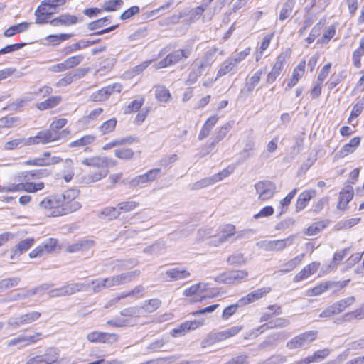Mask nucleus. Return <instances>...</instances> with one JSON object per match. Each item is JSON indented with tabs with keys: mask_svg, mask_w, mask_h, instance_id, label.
<instances>
[{
	"mask_svg": "<svg viewBox=\"0 0 364 364\" xmlns=\"http://www.w3.org/2000/svg\"><path fill=\"white\" fill-rule=\"evenodd\" d=\"M79 196V191L77 189H69L63 194L58 195L62 203V208L55 212V215H67L78 210L81 208V204L75 199Z\"/></svg>",
	"mask_w": 364,
	"mask_h": 364,
	"instance_id": "f257e3e1",
	"label": "nucleus"
},
{
	"mask_svg": "<svg viewBox=\"0 0 364 364\" xmlns=\"http://www.w3.org/2000/svg\"><path fill=\"white\" fill-rule=\"evenodd\" d=\"M69 134L70 131L67 129L61 132H56L50 127L49 129L38 132L36 136H31V139H35V142L33 143V145L40 143L46 144L65 138Z\"/></svg>",
	"mask_w": 364,
	"mask_h": 364,
	"instance_id": "f03ea898",
	"label": "nucleus"
},
{
	"mask_svg": "<svg viewBox=\"0 0 364 364\" xmlns=\"http://www.w3.org/2000/svg\"><path fill=\"white\" fill-rule=\"evenodd\" d=\"M191 52L192 49L190 47L176 50L168 54L164 58L156 63L155 68L156 69H161L175 65L181 61L183 59L188 58L191 55Z\"/></svg>",
	"mask_w": 364,
	"mask_h": 364,
	"instance_id": "7ed1b4c3",
	"label": "nucleus"
},
{
	"mask_svg": "<svg viewBox=\"0 0 364 364\" xmlns=\"http://www.w3.org/2000/svg\"><path fill=\"white\" fill-rule=\"evenodd\" d=\"M247 277L248 272L246 270H231L218 275L214 280L218 283L236 284L246 279Z\"/></svg>",
	"mask_w": 364,
	"mask_h": 364,
	"instance_id": "20e7f679",
	"label": "nucleus"
},
{
	"mask_svg": "<svg viewBox=\"0 0 364 364\" xmlns=\"http://www.w3.org/2000/svg\"><path fill=\"white\" fill-rule=\"evenodd\" d=\"M88 289V284H84L81 282L72 283L60 288L51 289L49 291L48 294L50 297L65 296L72 295L79 291H87Z\"/></svg>",
	"mask_w": 364,
	"mask_h": 364,
	"instance_id": "39448f33",
	"label": "nucleus"
},
{
	"mask_svg": "<svg viewBox=\"0 0 364 364\" xmlns=\"http://www.w3.org/2000/svg\"><path fill=\"white\" fill-rule=\"evenodd\" d=\"M295 235H291L285 239L274 240H263L257 243V247L266 251H282L291 246L294 240Z\"/></svg>",
	"mask_w": 364,
	"mask_h": 364,
	"instance_id": "423d86ee",
	"label": "nucleus"
},
{
	"mask_svg": "<svg viewBox=\"0 0 364 364\" xmlns=\"http://www.w3.org/2000/svg\"><path fill=\"white\" fill-rule=\"evenodd\" d=\"M58 350L53 348H48L44 354L31 357L26 364H59Z\"/></svg>",
	"mask_w": 364,
	"mask_h": 364,
	"instance_id": "0eeeda50",
	"label": "nucleus"
},
{
	"mask_svg": "<svg viewBox=\"0 0 364 364\" xmlns=\"http://www.w3.org/2000/svg\"><path fill=\"white\" fill-rule=\"evenodd\" d=\"M140 274L141 272L139 270H134L106 277L107 282V289L129 283L138 277Z\"/></svg>",
	"mask_w": 364,
	"mask_h": 364,
	"instance_id": "6e6552de",
	"label": "nucleus"
},
{
	"mask_svg": "<svg viewBox=\"0 0 364 364\" xmlns=\"http://www.w3.org/2000/svg\"><path fill=\"white\" fill-rule=\"evenodd\" d=\"M318 335L317 331H309L302 333L292 338L287 343V348L293 350L304 346L316 339Z\"/></svg>",
	"mask_w": 364,
	"mask_h": 364,
	"instance_id": "1a4fd4ad",
	"label": "nucleus"
},
{
	"mask_svg": "<svg viewBox=\"0 0 364 364\" xmlns=\"http://www.w3.org/2000/svg\"><path fill=\"white\" fill-rule=\"evenodd\" d=\"M41 316V314L38 311H30L18 317L10 318L8 321V325L14 328H17L23 325L32 323L37 321Z\"/></svg>",
	"mask_w": 364,
	"mask_h": 364,
	"instance_id": "9d476101",
	"label": "nucleus"
},
{
	"mask_svg": "<svg viewBox=\"0 0 364 364\" xmlns=\"http://www.w3.org/2000/svg\"><path fill=\"white\" fill-rule=\"evenodd\" d=\"M259 200L264 201L273 197L276 191V186L269 181H259L255 185Z\"/></svg>",
	"mask_w": 364,
	"mask_h": 364,
	"instance_id": "9b49d317",
	"label": "nucleus"
},
{
	"mask_svg": "<svg viewBox=\"0 0 364 364\" xmlns=\"http://www.w3.org/2000/svg\"><path fill=\"white\" fill-rule=\"evenodd\" d=\"M122 86L119 83H114L93 92L90 98L94 102H102L109 98L114 92L119 93Z\"/></svg>",
	"mask_w": 364,
	"mask_h": 364,
	"instance_id": "f8f14e48",
	"label": "nucleus"
},
{
	"mask_svg": "<svg viewBox=\"0 0 364 364\" xmlns=\"http://www.w3.org/2000/svg\"><path fill=\"white\" fill-rule=\"evenodd\" d=\"M290 323L289 321L285 318H277L274 320H272L267 323H264L259 327L253 329L248 336H257L260 333L266 331L268 329H272L274 328H282L287 326Z\"/></svg>",
	"mask_w": 364,
	"mask_h": 364,
	"instance_id": "ddd939ff",
	"label": "nucleus"
},
{
	"mask_svg": "<svg viewBox=\"0 0 364 364\" xmlns=\"http://www.w3.org/2000/svg\"><path fill=\"white\" fill-rule=\"evenodd\" d=\"M62 202L59 198L58 195L49 196L43 200L39 205L41 208L50 210V213H47L48 216L50 217H58L63 215H55V212L62 208Z\"/></svg>",
	"mask_w": 364,
	"mask_h": 364,
	"instance_id": "4468645a",
	"label": "nucleus"
},
{
	"mask_svg": "<svg viewBox=\"0 0 364 364\" xmlns=\"http://www.w3.org/2000/svg\"><path fill=\"white\" fill-rule=\"evenodd\" d=\"M161 172L160 168H153L147 171L146 173L139 175L129 181V185L132 188L138 186L149 183L155 181Z\"/></svg>",
	"mask_w": 364,
	"mask_h": 364,
	"instance_id": "2eb2a0df",
	"label": "nucleus"
},
{
	"mask_svg": "<svg viewBox=\"0 0 364 364\" xmlns=\"http://www.w3.org/2000/svg\"><path fill=\"white\" fill-rule=\"evenodd\" d=\"M82 164L87 166L100 168H107L109 166H115V161L112 159L100 156L85 158L82 161Z\"/></svg>",
	"mask_w": 364,
	"mask_h": 364,
	"instance_id": "dca6fc26",
	"label": "nucleus"
},
{
	"mask_svg": "<svg viewBox=\"0 0 364 364\" xmlns=\"http://www.w3.org/2000/svg\"><path fill=\"white\" fill-rule=\"evenodd\" d=\"M57 245V240L54 238H48L42 245H38L30 253L31 258L40 257L46 254L50 253L54 251Z\"/></svg>",
	"mask_w": 364,
	"mask_h": 364,
	"instance_id": "f3484780",
	"label": "nucleus"
},
{
	"mask_svg": "<svg viewBox=\"0 0 364 364\" xmlns=\"http://www.w3.org/2000/svg\"><path fill=\"white\" fill-rule=\"evenodd\" d=\"M42 336L41 333H36L33 336L20 335L11 339L7 343L8 347L18 346V348H22L31 344L36 343L38 338Z\"/></svg>",
	"mask_w": 364,
	"mask_h": 364,
	"instance_id": "a211bd4d",
	"label": "nucleus"
},
{
	"mask_svg": "<svg viewBox=\"0 0 364 364\" xmlns=\"http://www.w3.org/2000/svg\"><path fill=\"white\" fill-rule=\"evenodd\" d=\"M204 324L203 319L187 321L180 324L179 326L172 330L171 335L178 337L185 335L191 330H195Z\"/></svg>",
	"mask_w": 364,
	"mask_h": 364,
	"instance_id": "6ab92c4d",
	"label": "nucleus"
},
{
	"mask_svg": "<svg viewBox=\"0 0 364 364\" xmlns=\"http://www.w3.org/2000/svg\"><path fill=\"white\" fill-rule=\"evenodd\" d=\"M95 241L89 239H83L78 240L75 243L68 245L65 251L69 253H74L77 252H87L95 246Z\"/></svg>",
	"mask_w": 364,
	"mask_h": 364,
	"instance_id": "aec40b11",
	"label": "nucleus"
},
{
	"mask_svg": "<svg viewBox=\"0 0 364 364\" xmlns=\"http://www.w3.org/2000/svg\"><path fill=\"white\" fill-rule=\"evenodd\" d=\"M270 291L271 288L267 287L257 289L240 299L239 303L240 304H247L254 302L268 294Z\"/></svg>",
	"mask_w": 364,
	"mask_h": 364,
	"instance_id": "412c9836",
	"label": "nucleus"
},
{
	"mask_svg": "<svg viewBox=\"0 0 364 364\" xmlns=\"http://www.w3.org/2000/svg\"><path fill=\"white\" fill-rule=\"evenodd\" d=\"M319 266L320 264L316 262H313L311 264H309L295 275L294 281L298 282L308 278L310 275L316 272L319 268Z\"/></svg>",
	"mask_w": 364,
	"mask_h": 364,
	"instance_id": "4be33fe9",
	"label": "nucleus"
},
{
	"mask_svg": "<svg viewBox=\"0 0 364 364\" xmlns=\"http://www.w3.org/2000/svg\"><path fill=\"white\" fill-rule=\"evenodd\" d=\"M360 137L355 136L351 139L349 143L345 144L336 154L338 158H343L353 153L360 144Z\"/></svg>",
	"mask_w": 364,
	"mask_h": 364,
	"instance_id": "5701e85b",
	"label": "nucleus"
},
{
	"mask_svg": "<svg viewBox=\"0 0 364 364\" xmlns=\"http://www.w3.org/2000/svg\"><path fill=\"white\" fill-rule=\"evenodd\" d=\"M262 73L263 72L262 70L256 71L241 90V93L245 95H250L254 90L256 85L259 82Z\"/></svg>",
	"mask_w": 364,
	"mask_h": 364,
	"instance_id": "b1692460",
	"label": "nucleus"
},
{
	"mask_svg": "<svg viewBox=\"0 0 364 364\" xmlns=\"http://www.w3.org/2000/svg\"><path fill=\"white\" fill-rule=\"evenodd\" d=\"M34 240L27 238L21 240L11 251L10 258L14 259L18 257L23 252L27 251L33 245Z\"/></svg>",
	"mask_w": 364,
	"mask_h": 364,
	"instance_id": "393cba45",
	"label": "nucleus"
},
{
	"mask_svg": "<svg viewBox=\"0 0 364 364\" xmlns=\"http://www.w3.org/2000/svg\"><path fill=\"white\" fill-rule=\"evenodd\" d=\"M316 196V191L309 190L300 193L296 203V211L299 212L304 209L310 200Z\"/></svg>",
	"mask_w": 364,
	"mask_h": 364,
	"instance_id": "a878e982",
	"label": "nucleus"
},
{
	"mask_svg": "<svg viewBox=\"0 0 364 364\" xmlns=\"http://www.w3.org/2000/svg\"><path fill=\"white\" fill-rule=\"evenodd\" d=\"M33 142H35V139H32L31 137L18 138L6 142L4 149L5 150H14L17 148L33 145Z\"/></svg>",
	"mask_w": 364,
	"mask_h": 364,
	"instance_id": "bb28decb",
	"label": "nucleus"
},
{
	"mask_svg": "<svg viewBox=\"0 0 364 364\" xmlns=\"http://www.w3.org/2000/svg\"><path fill=\"white\" fill-rule=\"evenodd\" d=\"M221 232L222 234L218 237L213 240L212 243L218 245V244L227 242L232 236L235 235V226L230 224L226 225L223 228Z\"/></svg>",
	"mask_w": 364,
	"mask_h": 364,
	"instance_id": "cd10ccee",
	"label": "nucleus"
},
{
	"mask_svg": "<svg viewBox=\"0 0 364 364\" xmlns=\"http://www.w3.org/2000/svg\"><path fill=\"white\" fill-rule=\"evenodd\" d=\"M306 62L301 61L299 65L294 69L292 76L289 81L287 82L286 90L291 88L296 85L300 78L304 75L305 72Z\"/></svg>",
	"mask_w": 364,
	"mask_h": 364,
	"instance_id": "c85d7f7f",
	"label": "nucleus"
},
{
	"mask_svg": "<svg viewBox=\"0 0 364 364\" xmlns=\"http://www.w3.org/2000/svg\"><path fill=\"white\" fill-rule=\"evenodd\" d=\"M353 196V188L350 186H346L341 192L338 208L345 209L347 204L351 200Z\"/></svg>",
	"mask_w": 364,
	"mask_h": 364,
	"instance_id": "c756f323",
	"label": "nucleus"
},
{
	"mask_svg": "<svg viewBox=\"0 0 364 364\" xmlns=\"http://www.w3.org/2000/svg\"><path fill=\"white\" fill-rule=\"evenodd\" d=\"M78 18L76 16L70 14H63L56 18L50 21V25L53 26H70L77 23Z\"/></svg>",
	"mask_w": 364,
	"mask_h": 364,
	"instance_id": "7c9ffc66",
	"label": "nucleus"
},
{
	"mask_svg": "<svg viewBox=\"0 0 364 364\" xmlns=\"http://www.w3.org/2000/svg\"><path fill=\"white\" fill-rule=\"evenodd\" d=\"M166 275L172 281H178L189 277L191 274L187 269L175 267L166 270Z\"/></svg>",
	"mask_w": 364,
	"mask_h": 364,
	"instance_id": "2f4dec72",
	"label": "nucleus"
},
{
	"mask_svg": "<svg viewBox=\"0 0 364 364\" xmlns=\"http://www.w3.org/2000/svg\"><path fill=\"white\" fill-rule=\"evenodd\" d=\"M96 139V136L94 134H87L81 138L70 142L68 144V146L70 148L73 147H86L85 151H88L89 148L87 147L88 145H90L94 143Z\"/></svg>",
	"mask_w": 364,
	"mask_h": 364,
	"instance_id": "473e14b6",
	"label": "nucleus"
},
{
	"mask_svg": "<svg viewBox=\"0 0 364 364\" xmlns=\"http://www.w3.org/2000/svg\"><path fill=\"white\" fill-rule=\"evenodd\" d=\"M53 13V11H49L48 8L39 5L38 9L35 11L36 23L38 24L50 23V21H49V18Z\"/></svg>",
	"mask_w": 364,
	"mask_h": 364,
	"instance_id": "72a5a7b5",
	"label": "nucleus"
},
{
	"mask_svg": "<svg viewBox=\"0 0 364 364\" xmlns=\"http://www.w3.org/2000/svg\"><path fill=\"white\" fill-rule=\"evenodd\" d=\"M218 51V48L215 47L211 48L206 50L202 58L196 60L200 64H203V66L209 69L211 65L213 63L215 59V54Z\"/></svg>",
	"mask_w": 364,
	"mask_h": 364,
	"instance_id": "f704fd0d",
	"label": "nucleus"
},
{
	"mask_svg": "<svg viewBox=\"0 0 364 364\" xmlns=\"http://www.w3.org/2000/svg\"><path fill=\"white\" fill-rule=\"evenodd\" d=\"M232 122H227L225 124H223L222 127H220L218 129L215 131L214 133V135L212 138V145L214 146L215 144L220 142L221 140H223L227 134L229 132V131L232 127Z\"/></svg>",
	"mask_w": 364,
	"mask_h": 364,
	"instance_id": "c9c22d12",
	"label": "nucleus"
},
{
	"mask_svg": "<svg viewBox=\"0 0 364 364\" xmlns=\"http://www.w3.org/2000/svg\"><path fill=\"white\" fill-rule=\"evenodd\" d=\"M62 101V97L51 96L46 99L45 101L39 102L36 105V107L39 110H46L51 108H54L58 106Z\"/></svg>",
	"mask_w": 364,
	"mask_h": 364,
	"instance_id": "e433bc0d",
	"label": "nucleus"
},
{
	"mask_svg": "<svg viewBox=\"0 0 364 364\" xmlns=\"http://www.w3.org/2000/svg\"><path fill=\"white\" fill-rule=\"evenodd\" d=\"M236 67L237 66L235 65V63L231 60L230 58H227L220 65V68L216 74L215 81L219 77H221L232 71H235Z\"/></svg>",
	"mask_w": 364,
	"mask_h": 364,
	"instance_id": "4c0bfd02",
	"label": "nucleus"
},
{
	"mask_svg": "<svg viewBox=\"0 0 364 364\" xmlns=\"http://www.w3.org/2000/svg\"><path fill=\"white\" fill-rule=\"evenodd\" d=\"M289 336V333L287 332H279L269 336L265 341H264L259 346V348H267L268 346H274L276 344L277 341L279 339L284 340Z\"/></svg>",
	"mask_w": 364,
	"mask_h": 364,
	"instance_id": "58836bf2",
	"label": "nucleus"
},
{
	"mask_svg": "<svg viewBox=\"0 0 364 364\" xmlns=\"http://www.w3.org/2000/svg\"><path fill=\"white\" fill-rule=\"evenodd\" d=\"M30 27V23L28 22H21L18 24L13 25L7 28L4 33V36L5 37H11L14 36L16 33H20L27 31Z\"/></svg>",
	"mask_w": 364,
	"mask_h": 364,
	"instance_id": "ea45409f",
	"label": "nucleus"
},
{
	"mask_svg": "<svg viewBox=\"0 0 364 364\" xmlns=\"http://www.w3.org/2000/svg\"><path fill=\"white\" fill-rule=\"evenodd\" d=\"M155 97L161 102H167L171 98L169 90L164 85H156L154 87Z\"/></svg>",
	"mask_w": 364,
	"mask_h": 364,
	"instance_id": "a19ab883",
	"label": "nucleus"
},
{
	"mask_svg": "<svg viewBox=\"0 0 364 364\" xmlns=\"http://www.w3.org/2000/svg\"><path fill=\"white\" fill-rule=\"evenodd\" d=\"M295 4V0H287L284 3L279 16V21H284L291 15Z\"/></svg>",
	"mask_w": 364,
	"mask_h": 364,
	"instance_id": "79ce46f5",
	"label": "nucleus"
},
{
	"mask_svg": "<svg viewBox=\"0 0 364 364\" xmlns=\"http://www.w3.org/2000/svg\"><path fill=\"white\" fill-rule=\"evenodd\" d=\"M364 55V36L360 41L358 48L353 51L352 55L353 64L356 68L361 67V58Z\"/></svg>",
	"mask_w": 364,
	"mask_h": 364,
	"instance_id": "37998d69",
	"label": "nucleus"
},
{
	"mask_svg": "<svg viewBox=\"0 0 364 364\" xmlns=\"http://www.w3.org/2000/svg\"><path fill=\"white\" fill-rule=\"evenodd\" d=\"M223 336L221 331L211 332L202 341L201 346L205 348L208 346L212 345L216 342L223 341Z\"/></svg>",
	"mask_w": 364,
	"mask_h": 364,
	"instance_id": "c03bdc74",
	"label": "nucleus"
},
{
	"mask_svg": "<svg viewBox=\"0 0 364 364\" xmlns=\"http://www.w3.org/2000/svg\"><path fill=\"white\" fill-rule=\"evenodd\" d=\"M360 221V218H353L350 219L343 220L338 222L335 226L334 230L340 231L343 230L350 229L355 225L358 224Z\"/></svg>",
	"mask_w": 364,
	"mask_h": 364,
	"instance_id": "a18cd8bd",
	"label": "nucleus"
},
{
	"mask_svg": "<svg viewBox=\"0 0 364 364\" xmlns=\"http://www.w3.org/2000/svg\"><path fill=\"white\" fill-rule=\"evenodd\" d=\"M103 112L102 108H97L93 109L90 112V114L87 116L83 117L78 121V124H81L82 127L88 126L91 122L95 120Z\"/></svg>",
	"mask_w": 364,
	"mask_h": 364,
	"instance_id": "49530a36",
	"label": "nucleus"
},
{
	"mask_svg": "<svg viewBox=\"0 0 364 364\" xmlns=\"http://www.w3.org/2000/svg\"><path fill=\"white\" fill-rule=\"evenodd\" d=\"M161 305V301L159 299H151L144 301V304L140 306L144 313H152L158 309Z\"/></svg>",
	"mask_w": 364,
	"mask_h": 364,
	"instance_id": "de8ad7c7",
	"label": "nucleus"
},
{
	"mask_svg": "<svg viewBox=\"0 0 364 364\" xmlns=\"http://www.w3.org/2000/svg\"><path fill=\"white\" fill-rule=\"evenodd\" d=\"M100 41V39H99V38L95 39V40L80 41L79 42L73 43L70 46H69L68 48L67 53H70V52L78 50L89 47L90 46L95 45V44L97 43Z\"/></svg>",
	"mask_w": 364,
	"mask_h": 364,
	"instance_id": "09e8293b",
	"label": "nucleus"
},
{
	"mask_svg": "<svg viewBox=\"0 0 364 364\" xmlns=\"http://www.w3.org/2000/svg\"><path fill=\"white\" fill-rule=\"evenodd\" d=\"M121 212L117 208L107 207L105 208L100 213V217L106 220H113L117 218Z\"/></svg>",
	"mask_w": 364,
	"mask_h": 364,
	"instance_id": "8fccbe9b",
	"label": "nucleus"
},
{
	"mask_svg": "<svg viewBox=\"0 0 364 364\" xmlns=\"http://www.w3.org/2000/svg\"><path fill=\"white\" fill-rule=\"evenodd\" d=\"M113 270L120 271L137 265L138 262L136 259L115 260L113 262Z\"/></svg>",
	"mask_w": 364,
	"mask_h": 364,
	"instance_id": "3c124183",
	"label": "nucleus"
},
{
	"mask_svg": "<svg viewBox=\"0 0 364 364\" xmlns=\"http://www.w3.org/2000/svg\"><path fill=\"white\" fill-rule=\"evenodd\" d=\"M355 301V298L353 296H349L348 298L341 299L336 303H334V306L336 309V311L338 314L343 312L346 308L354 304Z\"/></svg>",
	"mask_w": 364,
	"mask_h": 364,
	"instance_id": "603ef678",
	"label": "nucleus"
},
{
	"mask_svg": "<svg viewBox=\"0 0 364 364\" xmlns=\"http://www.w3.org/2000/svg\"><path fill=\"white\" fill-rule=\"evenodd\" d=\"M120 314L124 317H138L143 314V309L139 306H130L122 309Z\"/></svg>",
	"mask_w": 364,
	"mask_h": 364,
	"instance_id": "864d4df0",
	"label": "nucleus"
},
{
	"mask_svg": "<svg viewBox=\"0 0 364 364\" xmlns=\"http://www.w3.org/2000/svg\"><path fill=\"white\" fill-rule=\"evenodd\" d=\"M134 155V152L131 148H119L114 151V156L123 160H130Z\"/></svg>",
	"mask_w": 364,
	"mask_h": 364,
	"instance_id": "5fc2aeb1",
	"label": "nucleus"
},
{
	"mask_svg": "<svg viewBox=\"0 0 364 364\" xmlns=\"http://www.w3.org/2000/svg\"><path fill=\"white\" fill-rule=\"evenodd\" d=\"M117 119L115 118H112L105 122L99 127L100 132L102 134H106L112 132L117 125Z\"/></svg>",
	"mask_w": 364,
	"mask_h": 364,
	"instance_id": "6e6d98bb",
	"label": "nucleus"
},
{
	"mask_svg": "<svg viewBox=\"0 0 364 364\" xmlns=\"http://www.w3.org/2000/svg\"><path fill=\"white\" fill-rule=\"evenodd\" d=\"M89 287L92 285V290L95 293H98L104 289H107V282L106 278H98L92 279L90 283H87Z\"/></svg>",
	"mask_w": 364,
	"mask_h": 364,
	"instance_id": "4d7b16f0",
	"label": "nucleus"
},
{
	"mask_svg": "<svg viewBox=\"0 0 364 364\" xmlns=\"http://www.w3.org/2000/svg\"><path fill=\"white\" fill-rule=\"evenodd\" d=\"M250 51H251L250 47H247L242 51H240L239 53H237V52L233 53L229 58L237 66V63L242 61L247 55H250Z\"/></svg>",
	"mask_w": 364,
	"mask_h": 364,
	"instance_id": "13d9d810",
	"label": "nucleus"
},
{
	"mask_svg": "<svg viewBox=\"0 0 364 364\" xmlns=\"http://www.w3.org/2000/svg\"><path fill=\"white\" fill-rule=\"evenodd\" d=\"M145 99L141 97L139 100H133L129 105L124 108V114H130L134 112L138 111L143 105Z\"/></svg>",
	"mask_w": 364,
	"mask_h": 364,
	"instance_id": "bf43d9fd",
	"label": "nucleus"
},
{
	"mask_svg": "<svg viewBox=\"0 0 364 364\" xmlns=\"http://www.w3.org/2000/svg\"><path fill=\"white\" fill-rule=\"evenodd\" d=\"M21 281L20 277H12L1 279L0 281V289H8L18 285Z\"/></svg>",
	"mask_w": 364,
	"mask_h": 364,
	"instance_id": "052dcab7",
	"label": "nucleus"
},
{
	"mask_svg": "<svg viewBox=\"0 0 364 364\" xmlns=\"http://www.w3.org/2000/svg\"><path fill=\"white\" fill-rule=\"evenodd\" d=\"M345 320L351 321L353 319H362L364 318V303L361 306L355 311L346 314Z\"/></svg>",
	"mask_w": 364,
	"mask_h": 364,
	"instance_id": "680f3d73",
	"label": "nucleus"
},
{
	"mask_svg": "<svg viewBox=\"0 0 364 364\" xmlns=\"http://www.w3.org/2000/svg\"><path fill=\"white\" fill-rule=\"evenodd\" d=\"M336 34V28L331 26L328 27L323 33L321 38L317 40L318 44H326L328 41L333 38Z\"/></svg>",
	"mask_w": 364,
	"mask_h": 364,
	"instance_id": "e2e57ef3",
	"label": "nucleus"
},
{
	"mask_svg": "<svg viewBox=\"0 0 364 364\" xmlns=\"http://www.w3.org/2000/svg\"><path fill=\"white\" fill-rule=\"evenodd\" d=\"M84 59L82 55L71 56L63 61L67 70L75 68L79 65Z\"/></svg>",
	"mask_w": 364,
	"mask_h": 364,
	"instance_id": "0e129e2a",
	"label": "nucleus"
},
{
	"mask_svg": "<svg viewBox=\"0 0 364 364\" xmlns=\"http://www.w3.org/2000/svg\"><path fill=\"white\" fill-rule=\"evenodd\" d=\"M139 205V203L138 202L129 200L118 203L117 208L119 211L127 213L134 210Z\"/></svg>",
	"mask_w": 364,
	"mask_h": 364,
	"instance_id": "69168bd1",
	"label": "nucleus"
},
{
	"mask_svg": "<svg viewBox=\"0 0 364 364\" xmlns=\"http://www.w3.org/2000/svg\"><path fill=\"white\" fill-rule=\"evenodd\" d=\"M72 36V34L61 33L59 35H49L46 37V40L53 45H57L60 41H64L69 39Z\"/></svg>",
	"mask_w": 364,
	"mask_h": 364,
	"instance_id": "338daca9",
	"label": "nucleus"
},
{
	"mask_svg": "<svg viewBox=\"0 0 364 364\" xmlns=\"http://www.w3.org/2000/svg\"><path fill=\"white\" fill-rule=\"evenodd\" d=\"M364 109V97L359 100L357 103L353 106L350 113V116L348 118V122L351 123L352 118H356L358 117Z\"/></svg>",
	"mask_w": 364,
	"mask_h": 364,
	"instance_id": "774afa93",
	"label": "nucleus"
}]
</instances>
